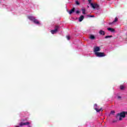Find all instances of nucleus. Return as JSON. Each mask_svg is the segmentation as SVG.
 <instances>
[{
	"label": "nucleus",
	"instance_id": "1",
	"mask_svg": "<svg viewBox=\"0 0 127 127\" xmlns=\"http://www.w3.org/2000/svg\"><path fill=\"white\" fill-rule=\"evenodd\" d=\"M28 18L30 20H31V21H33L34 23H35L36 24H39V21H38V20H37V19L35 18V17H34L33 16H29L28 17Z\"/></svg>",
	"mask_w": 127,
	"mask_h": 127
},
{
	"label": "nucleus",
	"instance_id": "2",
	"mask_svg": "<svg viewBox=\"0 0 127 127\" xmlns=\"http://www.w3.org/2000/svg\"><path fill=\"white\" fill-rule=\"evenodd\" d=\"M68 12L69 14H72L73 12H75V14H79V13H80V10H77V8H75V7H72Z\"/></svg>",
	"mask_w": 127,
	"mask_h": 127
},
{
	"label": "nucleus",
	"instance_id": "3",
	"mask_svg": "<svg viewBox=\"0 0 127 127\" xmlns=\"http://www.w3.org/2000/svg\"><path fill=\"white\" fill-rule=\"evenodd\" d=\"M119 117H121V118H126V112L123 111L120 113L117 114L116 115V119H117L118 120Z\"/></svg>",
	"mask_w": 127,
	"mask_h": 127
},
{
	"label": "nucleus",
	"instance_id": "4",
	"mask_svg": "<svg viewBox=\"0 0 127 127\" xmlns=\"http://www.w3.org/2000/svg\"><path fill=\"white\" fill-rule=\"evenodd\" d=\"M59 28H60V27L59 26H55V29L51 31L52 34H55V33H57V32H58V29H59Z\"/></svg>",
	"mask_w": 127,
	"mask_h": 127
},
{
	"label": "nucleus",
	"instance_id": "5",
	"mask_svg": "<svg viewBox=\"0 0 127 127\" xmlns=\"http://www.w3.org/2000/svg\"><path fill=\"white\" fill-rule=\"evenodd\" d=\"M94 109L96 111V112H98L99 113V112H101V111H103L102 108H99V106H98V105L97 104H95L94 105Z\"/></svg>",
	"mask_w": 127,
	"mask_h": 127
},
{
	"label": "nucleus",
	"instance_id": "6",
	"mask_svg": "<svg viewBox=\"0 0 127 127\" xmlns=\"http://www.w3.org/2000/svg\"><path fill=\"white\" fill-rule=\"evenodd\" d=\"M95 54L97 57H105L106 56L105 53L96 52Z\"/></svg>",
	"mask_w": 127,
	"mask_h": 127
},
{
	"label": "nucleus",
	"instance_id": "7",
	"mask_svg": "<svg viewBox=\"0 0 127 127\" xmlns=\"http://www.w3.org/2000/svg\"><path fill=\"white\" fill-rule=\"evenodd\" d=\"M92 1V0H88V2L89 3H90L91 7H92V8H96V7H99V5L98 4H94L92 2H91Z\"/></svg>",
	"mask_w": 127,
	"mask_h": 127
},
{
	"label": "nucleus",
	"instance_id": "8",
	"mask_svg": "<svg viewBox=\"0 0 127 127\" xmlns=\"http://www.w3.org/2000/svg\"><path fill=\"white\" fill-rule=\"evenodd\" d=\"M99 51H101V49L99 47H95L94 48V52L96 53V52H99Z\"/></svg>",
	"mask_w": 127,
	"mask_h": 127
},
{
	"label": "nucleus",
	"instance_id": "9",
	"mask_svg": "<svg viewBox=\"0 0 127 127\" xmlns=\"http://www.w3.org/2000/svg\"><path fill=\"white\" fill-rule=\"evenodd\" d=\"M107 30H109V31H111V32H115V29L114 28H108Z\"/></svg>",
	"mask_w": 127,
	"mask_h": 127
},
{
	"label": "nucleus",
	"instance_id": "10",
	"mask_svg": "<svg viewBox=\"0 0 127 127\" xmlns=\"http://www.w3.org/2000/svg\"><path fill=\"white\" fill-rule=\"evenodd\" d=\"M99 34H100V35H105V31L101 30L99 31Z\"/></svg>",
	"mask_w": 127,
	"mask_h": 127
},
{
	"label": "nucleus",
	"instance_id": "11",
	"mask_svg": "<svg viewBox=\"0 0 127 127\" xmlns=\"http://www.w3.org/2000/svg\"><path fill=\"white\" fill-rule=\"evenodd\" d=\"M90 39H91L92 40H93V39H95V36L93 35H90L89 36Z\"/></svg>",
	"mask_w": 127,
	"mask_h": 127
},
{
	"label": "nucleus",
	"instance_id": "12",
	"mask_svg": "<svg viewBox=\"0 0 127 127\" xmlns=\"http://www.w3.org/2000/svg\"><path fill=\"white\" fill-rule=\"evenodd\" d=\"M81 10L83 14H86V9H85L84 8H82Z\"/></svg>",
	"mask_w": 127,
	"mask_h": 127
},
{
	"label": "nucleus",
	"instance_id": "13",
	"mask_svg": "<svg viewBox=\"0 0 127 127\" xmlns=\"http://www.w3.org/2000/svg\"><path fill=\"white\" fill-rule=\"evenodd\" d=\"M84 18H85V17L84 16V15H81L80 16V21H82L83 19H84Z\"/></svg>",
	"mask_w": 127,
	"mask_h": 127
},
{
	"label": "nucleus",
	"instance_id": "14",
	"mask_svg": "<svg viewBox=\"0 0 127 127\" xmlns=\"http://www.w3.org/2000/svg\"><path fill=\"white\" fill-rule=\"evenodd\" d=\"M112 37H113V36L110 35V36H106L105 37V38H106V39H107V38H112Z\"/></svg>",
	"mask_w": 127,
	"mask_h": 127
},
{
	"label": "nucleus",
	"instance_id": "15",
	"mask_svg": "<svg viewBox=\"0 0 127 127\" xmlns=\"http://www.w3.org/2000/svg\"><path fill=\"white\" fill-rule=\"evenodd\" d=\"M120 89L122 90H125V86L124 85H120Z\"/></svg>",
	"mask_w": 127,
	"mask_h": 127
},
{
	"label": "nucleus",
	"instance_id": "16",
	"mask_svg": "<svg viewBox=\"0 0 127 127\" xmlns=\"http://www.w3.org/2000/svg\"><path fill=\"white\" fill-rule=\"evenodd\" d=\"M30 123L29 122H26V123H24L23 125L24 126H26V125H29Z\"/></svg>",
	"mask_w": 127,
	"mask_h": 127
},
{
	"label": "nucleus",
	"instance_id": "17",
	"mask_svg": "<svg viewBox=\"0 0 127 127\" xmlns=\"http://www.w3.org/2000/svg\"><path fill=\"white\" fill-rule=\"evenodd\" d=\"M119 20V19H118V17H116L115 20L113 21V22H117Z\"/></svg>",
	"mask_w": 127,
	"mask_h": 127
},
{
	"label": "nucleus",
	"instance_id": "18",
	"mask_svg": "<svg viewBox=\"0 0 127 127\" xmlns=\"http://www.w3.org/2000/svg\"><path fill=\"white\" fill-rule=\"evenodd\" d=\"M75 4H76L77 5H79V4H80V2H79L78 0H76L75 1Z\"/></svg>",
	"mask_w": 127,
	"mask_h": 127
},
{
	"label": "nucleus",
	"instance_id": "19",
	"mask_svg": "<svg viewBox=\"0 0 127 127\" xmlns=\"http://www.w3.org/2000/svg\"><path fill=\"white\" fill-rule=\"evenodd\" d=\"M66 39H67V40H70V36L67 35V36H66Z\"/></svg>",
	"mask_w": 127,
	"mask_h": 127
},
{
	"label": "nucleus",
	"instance_id": "20",
	"mask_svg": "<svg viewBox=\"0 0 127 127\" xmlns=\"http://www.w3.org/2000/svg\"><path fill=\"white\" fill-rule=\"evenodd\" d=\"M24 123L23 122H21L20 124H19V126L20 127H22V126H24V124H23Z\"/></svg>",
	"mask_w": 127,
	"mask_h": 127
},
{
	"label": "nucleus",
	"instance_id": "21",
	"mask_svg": "<svg viewBox=\"0 0 127 127\" xmlns=\"http://www.w3.org/2000/svg\"><path fill=\"white\" fill-rule=\"evenodd\" d=\"M116 113V112H115V111H112L111 112V114H112V115H114V114H115Z\"/></svg>",
	"mask_w": 127,
	"mask_h": 127
},
{
	"label": "nucleus",
	"instance_id": "22",
	"mask_svg": "<svg viewBox=\"0 0 127 127\" xmlns=\"http://www.w3.org/2000/svg\"><path fill=\"white\" fill-rule=\"evenodd\" d=\"M87 16L89 17H94V16L90 15H87Z\"/></svg>",
	"mask_w": 127,
	"mask_h": 127
},
{
	"label": "nucleus",
	"instance_id": "23",
	"mask_svg": "<svg viewBox=\"0 0 127 127\" xmlns=\"http://www.w3.org/2000/svg\"><path fill=\"white\" fill-rule=\"evenodd\" d=\"M118 99L119 100H120V99H122V97L119 96H118Z\"/></svg>",
	"mask_w": 127,
	"mask_h": 127
},
{
	"label": "nucleus",
	"instance_id": "24",
	"mask_svg": "<svg viewBox=\"0 0 127 127\" xmlns=\"http://www.w3.org/2000/svg\"><path fill=\"white\" fill-rule=\"evenodd\" d=\"M119 121H122V120H123V119L122 118V117H119Z\"/></svg>",
	"mask_w": 127,
	"mask_h": 127
},
{
	"label": "nucleus",
	"instance_id": "25",
	"mask_svg": "<svg viewBox=\"0 0 127 127\" xmlns=\"http://www.w3.org/2000/svg\"><path fill=\"white\" fill-rule=\"evenodd\" d=\"M117 120H114L113 121V123H117Z\"/></svg>",
	"mask_w": 127,
	"mask_h": 127
},
{
	"label": "nucleus",
	"instance_id": "26",
	"mask_svg": "<svg viewBox=\"0 0 127 127\" xmlns=\"http://www.w3.org/2000/svg\"><path fill=\"white\" fill-rule=\"evenodd\" d=\"M78 21H80V17L78 18Z\"/></svg>",
	"mask_w": 127,
	"mask_h": 127
},
{
	"label": "nucleus",
	"instance_id": "27",
	"mask_svg": "<svg viewBox=\"0 0 127 127\" xmlns=\"http://www.w3.org/2000/svg\"><path fill=\"white\" fill-rule=\"evenodd\" d=\"M126 115H127V112H126Z\"/></svg>",
	"mask_w": 127,
	"mask_h": 127
},
{
	"label": "nucleus",
	"instance_id": "28",
	"mask_svg": "<svg viewBox=\"0 0 127 127\" xmlns=\"http://www.w3.org/2000/svg\"><path fill=\"white\" fill-rule=\"evenodd\" d=\"M28 127H31V126H28Z\"/></svg>",
	"mask_w": 127,
	"mask_h": 127
},
{
	"label": "nucleus",
	"instance_id": "29",
	"mask_svg": "<svg viewBox=\"0 0 127 127\" xmlns=\"http://www.w3.org/2000/svg\"><path fill=\"white\" fill-rule=\"evenodd\" d=\"M75 32H77V31L76 30H75Z\"/></svg>",
	"mask_w": 127,
	"mask_h": 127
}]
</instances>
